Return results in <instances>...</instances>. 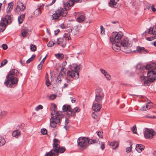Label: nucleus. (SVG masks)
Masks as SVG:
<instances>
[{
    "instance_id": "obj_35",
    "label": "nucleus",
    "mask_w": 156,
    "mask_h": 156,
    "mask_svg": "<svg viewBox=\"0 0 156 156\" xmlns=\"http://www.w3.org/2000/svg\"><path fill=\"white\" fill-rule=\"evenodd\" d=\"M89 144H91L94 143H98L99 142L98 139H96L94 140L89 139Z\"/></svg>"
},
{
    "instance_id": "obj_29",
    "label": "nucleus",
    "mask_w": 156,
    "mask_h": 156,
    "mask_svg": "<svg viewBox=\"0 0 156 156\" xmlns=\"http://www.w3.org/2000/svg\"><path fill=\"white\" fill-rule=\"evenodd\" d=\"M13 7V3L12 2H10L8 4V7L7 8L6 11L8 13L10 12L12 10Z\"/></svg>"
},
{
    "instance_id": "obj_10",
    "label": "nucleus",
    "mask_w": 156,
    "mask_h": 156,
    "mask_svg": "<svg viewBox=\"0 0 156 156\" xmlns=\"http://www.w3.org/2000/svg\"><path fill=\"white\" fill-rule=\"evenodd\" d=\"M96 95L95 100L96 101L99 102L101 101L103 97V94L101 89H97L96 90Z\"/></svg>"
},
{
    "instance_id": "obj_33",
    "label": "nucleus",
    "mask_w": 156,
    "mask_h": 156,
    "mask_svg": "<svg viewBox=\"0 0 156 156\" xmlns=\"http://www.w3.org/2000/svg\"><path fill=\"white\" fill-rule=\"evenodd\" d=\"M11 17L10 16H5V18H2V19L3 20H6L7 21V23L8 24L9 23H11V21H10Z\"/></svg>"
},
{
    "instance_id": "obj_64",
    "label": "nucleus",
    "mask_w": 156,
    "mask_h": 156,
    "mask_svg": "<svg viewBox=\"0 0 156 156\" xmlns=\"http://www.w3.org/2000/svg\"><path fill=\"white\" fill-rule=\"evenodd\" d=\"M152 29H153L154 31V33H156V23H155V25L153 27H152Z\"/></svg>"
},
{
    "instance_id": "obj_25",
    "label": "nucleus",
    "mask_w": 156,
    "mask_h": 156,
    "mask_svg": "<svg viewBox=\"0 0 156 156\" xmlns=\"http://www.w3.org/2000/svg\"><path fill=\"white\" fill-rule=\"evenodd\" d=\"M144 146L142 144H136V149L139 153L141 152L143 150H144Z\"/></svg>"
},
{
    "instance_id": "obj_48",
    "label": "nucleus",
    "mask_w": 156,
    "mask_h": 156,
    "mask_svg": "<svg viewBox=\"0 0 156 156\" xmlns=\"http://www.w3.org/2000/svg\"><path fill=\"white\" fill-rule=\"evenodd\" d=\"M55 44V43L52 41H50L47 44V46L48 47L52 46Z\"/></svg>"
},
{
    "instance_id": "obj_32",
    "label": "nucleus",
    "mask_w": 156,
    "mask_h": 156,
    "mask_svg": "<svg viewBox=\"0 0 156 156\" xmlns=\"http://www.w3.org/2000/svg\"><path fill=\"white\" fill-rule=\"evenodd\" d=\"M136 51L139 53H142L145 51V48L144 47H141L138 46L136 48Z\"/></svg>"
},
{
    "instance_id": "obj_7",
    "label": "nucleus",
    "mask_w": 156,
    "mask_h": 156,
    "mask_svg": "<svg viewBox=\"0 0 156 156\" xmlns=\"http://www.w3.org/2000/svg\"><path fill=\"white\" fill-rule=\"evenodd\" d=\"M74 70H69L67 71V75L71 78H73L75 77V78L77 79L79 77V73L77 71L79 68L76 65L74 66Z\"/></svg>"
},
{
    "instance_id": "obj_12",
    "label": "nucleus",
    "mask_w": 156,
    "mask_h": 156,
    "mask_svg": "<svg viewBox=\"0 0 156 156\" xmlns=\"http://www.w3.org/2000/svg\"><path fill=\"white\" fill-rule=\"evenodd\" d=\"M148 33L150 34H152L153 35L152 36L147 37V40L151 41L156 39V33H154V31L153 29H152L151 27L149 29Z\"/></svg>"
},
{
    "instance_id": "obj_61",
    "label": "nucleus",
    "mask_w": 156,
    "mask_h": 156,
    "mask_svg": "<svg viewBox=\"0 0 156 156\" xmlns=\"http://www.w3.org/2000/svg\"><path fill=\"white\" fill-rule=\"evenodd\" d=\"M147 118L156 119V116H150L147 114Z\"/></svg>"
},
{
    "instance_id": "obj_62",
    "label": "nucleus",
    "mask_w": 156,
    "mask_h": 156,
    "mask_svg": "<svg viewBox=\"0 0 156 156\" xmlns=\"http://www.w3.org/2000/svg\"><path fill=\"white\" fill-rule=\"evenodd\" d=\"M43 64H41V62L38 66V68L39 69H41L42 68Z\"/></svg>"
},
{
    "instance_id": "obj_49",
    "label": "nucleus",
    "mask_w": 156,
    "mask_h": 156,
    "mask_svg": "<svg viewBox=\"0 0 156 156\" xmlns=\"http://www.w3.org/2000/svg\"><path fill=\"white\" fill-rule=\"evenodd\" d=\"M140 78L141 81L144 80V83L145 85V83L146 82V79L145 78V77L144 76H140Z\"/></svg>"
},
{
    "instance_id": "obj_8",
    "label": "nucleus",
    "mask_w": 156,
    "mask_h": 156,
    "mask_svg": "<svg viewBox=\"0 0 156 156\" xmlns=\"http://www.w3.org/2000/svg\"><path fill=\"white\" fill-rule=\"evenodd\" d=\"M120 44L126 50H128L132 46V44L127 38H125L122 40Z\"/></svg>"
},
{
    "instance_id": "obj_27",
    "label": "nucleus",
    "mask_w": 156,
    "mask_h": 156,
    "mask_svg": "<svg viewBox=\"0 0 156 156\" xmlns=\"http://www.w3.org/2000/svg\"><path fill=\"white\" fill-rule=\"evenodd\" d=\"M154 107L153 103L147 98V109H150Z\"/></svg>"
},
{
    "instance_id": "obj_15",
    "label": "nucleus",
    "mask_w": 156,
    "mask_h": 156,
    "mask_svg": "<svg viewBox=\"0 0 156 156\" xmlns=\"http://www.w3.org/2000/svg\"><path fill=\"white\" fill-rule=\"evenodd\" d=\"M6 20H3L2 19L0 23V31H3L5 29L6 26L7 25Z\"/></svg>"
},
{
    "instance_id": "obj_57",
    "label": "nucleus",
    "mask_w": 156,
    "mask_h": 156,
    "mask_svg": "<svg viewBox=\"0 0 156 156\" xmlns=\"http://www.w3.org/2000/svg\"><path fill=\"white\" fill-rule=\"evenodd\" d=\"M140 110L141 111H145L146 110V105H144L142 107Z\"/></svg>"
},
{
    "instance_id": "obj_18",
    "label": "nucleus",
    "mask_w": 156,
    "mask_h": 156,
    "mask_svg": "<svg viewBox=\"0 0 156 156\" xmlns=\"http://www.w3.org/2000/svg\"><path fill=\"white\" fill-rule=\"evenodd\" d=\"M120 43H114L112 44V48L116 52L119 51L120 49Z\"/></svg>"
},
{
    "instance_id": "obj_31",
    "label": "nucleus",
    "mask_w": 156,
    "mask_h": 156,
    "mask_svg": "<svg viewBox=\"0 0 156 156\" xmlns=\"http://www.w3.org/2000/svg\"><path fill=\"white\" fill-rule=\"evenodd\" d=\"M20 131L18 130H16L14 131L12 133L13 136L15 137L16 138H18L20 135Z\"/></svg>"
},
{
    "instance_id": "obj_51",
    "label": "nucleus",
    "mask_w": 156,
    "mask_h": 156,
    "mask_svg": "<svg viewBox=\"0 0 156 156\" xmlns=\"http://www.w3.org/2000/svg\"><path fill=\"white\" fill-rule=\"evenodd\" d=\"M41 133L43 135H45L47 133V130L45 129H43L41 130Z\"/></svg>"
},
{
    "instance_id": "obj_26",
    "label": "nucleus",
    "mask_w": 156,
    "mask_h": 156,
    "mask_svg": "<svg viewBox=\"0 0 156 156\" xmlns=\"http://www.w3.org/2000/svg\"><path fill=\"white\" fill-rule=\"evenodd\" d=\"M118 3L115 0H110L109 3V5L111 7L115 8L117 6Z\"/></svg>"
},
{
    "instance_id": "obj_3",
    "label": "nucleus",
    "mask_w": 156,
    "mask_h": 156,
    "mask_svg": "<svg viewBox=\"0 0 156 156\" xmlns=\"http://www.w3.org/2000/svg\"><path fill=\"white\" fill-rule=\"evenodd\" d=\"M147 86H149V82H153L156 80V68L152 65V62L147 63Z\"/></svg>"
},
{
    "instance_id": "obj_5",
    "label": "nucleus",
    "mask_w": 156,
    "mask_h": 156,
    "mask_svg": "<svg viewBox=\"0 0 156 156\" xmlns=\"http://www.w3.org/2000/svg\"><path fill=\"white\" fill-rule=\"evenodd\" d=\"M122 35L121 33L114 32L112 33L110 37V41L113 43H119L120 41Z\"/></svg>"
},
{
    "instance_id": "obj_59",
    "label": "nucleus",
    "mask_w": 156,
    "mask_h": 156,
    "mask_svg": "<svg viewBox=\"0 0 156 156\" xmlns=\"http://www.w3.org/2000/svg\"><path fill=\"white\" fill-rule=\"evenodd\" d=\"M56 97V95L55 94H52L50 96V98L51 100H53Z\"/></svg>"
},
{
    "instance_id": "obj_39",
    "label": "nucleus",
    "mask_w": 156,
    "mask_h": 156,
    "mask_svg": "<svg viewBox=\"0 0 156 156\" xmlns=\"http://www.w3.org/2000/svg\"><path fill=\"white\" fill-rule=\"evenodd\" d=\"M41 12V10L40 8H38L36 9L34 12V14L36 16H37Z\"/></svg>"
},
{
    "instance_id": "obj_16",
    "label": "nucleus",
    "mask_w": 156,
    "mask_h": 156,
    "mask_svg": "<svg viewBox=\"0 0 156 156\" xmlns=\"http://www.w3.org/2000/svg\"><path fill=\"white\" fill-rule=\"evenodd\" d=\"M25 9V7L22 2H17V6L16 8L17 11H23Z\"/></svg>"
},
{
    "instance_id": "obj_1",
    "label": "nucleus",
    "mask_w": 156,
    "mask_h": 156,
    "mask_svg": "<svg viewBox=\"0 0 156 156\" xmlns=\"http://www.w3.org/2000/svg\"><path fill=\"white\" fill-rule=\"evenodd\" d=\"M51 110L52 112L51 114V117L50 119V125L52 128H55L57 124H59L61 121L62 119L64 117V115L61 112L57 110L56 105L53 104L51 105Z\"/></svg>"
},
{
    "instance_id": "obj_9",
    "label": "nucleus",
    "mask_w": 156,
    "mask_h": 156,
    "mask_svg": "<svg viewBox=\"0 0 156 156\" xmlns=\"http://www.w3.org/2000/svg\"><path fill=\"white\" fill-rule=\"evenodd\" d=\"M65 151V148H62L58 150L56 148L55 149L53 148V149H51L49 152L45 154V156H55L56 153H57L58 152H60L61 153H63Z\"/></svg>"
},
{
    "instance_id": "obj_20",
    "label": "nucleus",
    "mask_w": 156,
    "mask_h": 156,
    "mask_svg": "<svg viewBox=\"0 0 156 156\" xmlns=\"http://www.w3.org/2000/svg\"><path fill=\"white\" fill-rule=\"evenodd\" d=\"M80 111V109L76 107L73 109L71 108L70 113H68V115L70 116H74L75 115V113L76 112H79Z\"/></svg>"
},
{
    "instance_id": "obj_55",
    "label": "nucleus",
    "mask_w": 156,
    "mask_h": 156,
    "mask_svg": "<svg viewBox=\"0 0 156 156\" xmlns=\"http://www.w3.org/2000/svg\"><path fill=\"white\" fill-rule=\"evenodd\" d=\"M106 77V78L108 80H110L111 79V76L108 73H106V75H105Z\"/></svg>"
},
{
    "instance_id": "obj_40",
    "label": "nucleus",
    "mask_w": 156,
    "mask_h": 156,
    "mask_svg": "<svg viewBox=\"0 0 156 156\" xmlns=\"http://www.w3.org/2000/svg\"><path fill=\"white\" fill-rule=\"evenodd\" d=\"M27 32V30L26 29H23L21 31V34L23 37H25L26 36Z\"/></svg>"
},
{
    "instance_id": "obj_44",
    "label": "nucleus",
    "mask_w": 156,
    "mask_h": 156,
    "mask_svg": "<svg viewBox=\"0 0 156 156\" xmlns=\"http://www.w3.org/2000/svg\"><path fill=\"white\" fill-rule=\"evenodd\" d=\"M100 29L101 34H104L105 33V29L102 25L100 26Z\"/></svg>"
},
{
    "instance_id": "obj_41",
    "label": "nucleus",
    "mask_w": 156,
    "mask_h": 156,
    "mask_svg": "<svg viewBox=\"0 0 156 156\" xmlns=\"http://www.w3.org/2000/svg\"><path fill=\"white\" fill-rule=\"evenodd\" d=\"M131 130L133 133L135 134H137V130L136 125H134L133 126L131 129Z\"/></svg>"
},
{
    "instance_id": "obj_36",
    "label": "nucleus",
    "mask_w": 156,
    "mask_h": 156,
    "mask_svg": "<svg viewBox=\"0 0 156 156\" xmlns=\"http://www.w3.org/2000/svg\"><path fill=\"white\" fill-rule=\"evenodd\" d=\"M55 55L56 58L59 59H62L64 58V55L62 53L56 54Z\"/></svg>"
},
{
    "instance_id": "obj_45",
    "label": "nucleus",
    "mask_w": 156,
    "mask_h": 156,
    "mask_svg": "<svg viewBox=\"0 0 156 156\" xmlns=\"http://www.w3.org/2000/svg\"><path fill=\"white\" fill-rule=\"evenodd\" d=\"M7 114V112L5 111H3L1 112L0 113V118H1L3 116L6 115Z\"/></svg>"
},
{
    "instance_id": "obj_17",
    "label": "nucleus",
    "mask_w": 156,
    "mask_h": 156,
    "mask_svg": "<svg viewBox=\"0 0 156 156\" xmlns=\"http://www.w3.org/2000/svg\"><path fill=\"white\" fill-rule=\"evenodd\" d=\"M75 13L76 15H77V14H79L78 15L79 17L77 19V20L78 22L81 23L83 21L85 20V17L84 14L79 13L78 12H75Z\"/></svg>"
},
{
    "instance_id": "obj_38",
    "label": "nucleus",
    "mask_w": 156,
    "mask_h": 156,
    "mask_svg": "<svg viewBox=\"0 0 156 156\" xmlns=\"http://www.w3.org/2000/svg\"><path fill=\"white\" fill-rule=\"evenodd\" d=\"M70 34H69V32H68L67 33H65L64 34V38H66V39H65L66 41L67 40H68L70 39Z\"/></svg>"
},
{
    "instance_id": "obj_43",
    "label": "nucleus",
    "mask_w": 156,
    "mask_h": 156,
    "mask_svg": "<svg viewBox=\"0 0 156 156\" xmlns=\"http://www.w3.org/2000/svg\"><path fill=\"white\" fill-rule=\"evenodd\" d=\"M69 123V119L67 118H66L65 119V126H64V128L66 129L67 130L69 128L68 127H67L66 126Z\"/></svg>"
},
{
    "instance_id": "obj_46",
    "label": "nucleus",
    "mask_w": 156,
    "mask_h": 156,
    "mask_svg": "<svg viewBox=\"0 0 156 156\" xmlns=\"http://www.w3.org/2000/svg\"><path fill=\"white\" fill-rule=\"evenodd\" d=\"M30 49L31 51H34L36 50V47L35 45L34 44L30 45Z\"/></svg>"
},
{
    "instance_id": "obj_13",
    "label": "nucleus",
    "mask_w": 156,
    "mask_h": 156,
    "mask_svg": "<svg viewBox=\"0 0 156 156\" xmlns=\"http://www.w3.org/2000/svg\"><path fill=\"white\" fill-rule=\"evenodd\" d=\"M56 43L58 45L61 44L62 47H64L66 45V41L64 38H59L57 39Z\"/></svg>"
},
{
    "instance_id": "obj_52",
    "label": "nucleus",
    "mask_w": 156,
    "mask_h": 156,
    "mask_svg": "<svg viewBox=\"0 0 156 156\" xmlns=\"http://www.w3.org/2000/svg\"><path fill=\"white\" fill-rule=\"evenodd\" d=\"M43 108V106L41 105H39L35 108V110L38 111L40 109H42Z\"/></svg>"
},
{
    "instance_id": "obj_34",
    "label": "nucleus",
    "mask_w": 156,
    "mask_h": 156,
    "mask_svg": "<svg viewBox=\"0 0 156 156\" xmlns=\"http://www.w3.org/2000/svg\"><path fill=\"white\" fill-rule=\"evenodd\" d=\"M25 17V14H22L19 17L18 20L20 23H21L23 22Z\"/></svg>"
},
{
    "instance_id": "obj_14",
    "label": "nucleus",
    "mask_w": 156,
    "mask_h": 156,
    "mask_svg": "<svg viewBox=\"0 0 156 156\" xmlns=\"http://www.w3.org/2000/svg\"><path fill=\"white\" fill-rule=\"evenodd\" d=\"M136 68L139 70V72L144 73L145 72L144 70L146 69V66H143L142 64H138L136 66Z\"/></svg>"
},
{
    "instance_id": "obj_21",
    "label": "nucleus",
    "mask_w": 156,
    "mask_h": 156,
    "mask_svg": "<svg viewBox=\"0 0 156 156\" xmlns=\"http://www.w3.org/2000/svg\"><path fill=\"white\" fill-rule=\"evenodd\" d=\"M101 105L97 103H94L92 106L93 110L95 112L99 111L101 108Z\"/></svg>"
},
{
    "instance_id": "obj_58",
    "label": "nucleus",
    "mask_w": 156,
    "mask_h": 156,
    "mask_svg": "<svg viewBox=\"0 0 156 156\" xmlns=\"http://www.w3.org/2000/svg\"><path fill=\"white\" fill-rule=\"evenodd\" d=\"M2 47L4 50H6L8 48L7 46L5 44H3L2 45Z\"/></svg>"
},
{
    "instance_id": "obj_37",
    "label": "nucleus",
    "mask_w": 156,
    "mask_h": 156,
    "mask_svg": "<svg viewBox=\"0 0 156 156\" xmlns=\"http://www.w3.org/2000/svg\"><path fill=\"white\" fill-rule=\"evenodd\" d=\"M5 141L4 138L0 136V146H2L5 144Z\"/></svg>"
},
{
    "instance_id": "obj_6",
    "label": "nucleus",
    "mask_w": 156,
    "mask_h": 156,
    "mask_svg": "<svg viewBox=\"0 0 156 156\" xmlns=\"http://www.w3.org/2000/svg\"><path fill=\"white\" fill-rule=\"evenodd\" d=\"M78 145L81 147H85L89 144V138L85 137H80L77 140Z\"/></svg>"
},
{
    "instance_id": "obj_50",
    "label": "nucleus",
    "mask_w": 156,
    "mask_h": 156,
    "mask_svg": "<svg viewBox=\"0 0 156 156\" xmlns=\"http://www.w3.org/2000/svg\"><path fill=\"white\" fill-rule=\"evenodd\" d=\"M92 116L94 119H96L98 117V114L97 112H93L92 114Z\"/></svg>"
},
{
    "instance_id": "obj_11",
    "label": "nucleus",
    "mask_w": 156,
    "mask_h": 156,
    "mask_svg": "<svg viewBox=\"0 0 156 156\" xmlns=\"http://www.w3.org/2000/svg\"><path fill=\"white\" fill-rule=\"evenodd\" d=\"M156 134V132L152 129L147 128V139H151Z\"/></svg>"
},
{
    "instance_id": "obj_60",
    "label": "nucleus",
    "mask_w": 156,
    "mask_h": 156,
    "mask_svg": "<svg viewBox=\"0 0 156 156\" xmlns=\"http://www.w3.org/2000/svg\"><path fill=\"white\" fill-rule=\"evenodd\" d=\"M100 70L101 72L104 75H105V74L106 75V73H107V72L102 69H101Z\"/></svg>"
},
{
    "instance_id": "obj_23",
    "label": "nucleus",
    "mask_w": 156,
    "mask_h": 156,
    "mask_svg": "<svg viewBox=\"0 0 156 156\" xmlns=\"http://www.w3.org/2000/svg\"><path fill=\"white\" fill-rule=\"evenodd\" d=\"M64 7H69L72 6L74 4V2L73 0H69L68 2H64Z\"/></svg>"
},
{
    "instance_id": "obj_53",
    "label": "nucleus",
    "mask_w": 156,
    "mask_h": 156,
    "mask_svg": "<svg viewBox=\"0 0 156 156\" xmlns=\"http://www.w3.org/2000/svg\"><path fill=\"white\" fill-rule=\"evenodd\" d=\"M7 62V61L6 59H4L1 63V66H4L5 64H6Z\"/></svg>"
},
{
    "instance_id": "obj_30",
    "label": "nucleus",
    "mask_w": 156,
    "mask_h": 156,
    "mask_svg": "<svg viewBox=\"0 0 156 156\" xmlns=\"http://www.w3.org/2000/svg\"><path fill=\"white\" fill-rule=\"evenodd\" d=\"M64 75H65V74H62L61 73L59 75L56 80V82L57 83H61V80L63 79Z\"/></svg>"
},
{
    "instance_id": "obj_63",
    "label": "nucleus",
    "mask_w": 156,
    "mask_h": 156,
    "mask_svg": "<svg viewBox=\"0 0 156 156\" xmlns=\"http://www.w3.org/2000/svg\"><path fill=\"white\" fill-rule=\"evenodd\" d=\"M98 135L100 138H102V133L101 132H99L98 133Z\"/></svg>"
},
{
    "instance_id": "obj_2",
    "label": "nucleus",
    "mask_w": 156,
    "mask_h": 156,
    "mask_svg": "<svg viewBox=\"0 0 156 156\" xmlns=\"http://www.w3.org/2000/svg\"><path fill=\"white\" fill-rule=\"evenodd\" d=\"M18 73V72L16 69H13L11 70L9 73L6 77V80L4 84L7 87H12L15 86L17 84L18 80L14 76H16Z\"/></svg>"
},
{
    "instance_id": "obj_42",
    "label": "nucleus",
    "mask_w": 156,
    "mask_h": 156,
    "mask_svg": "<svg viewBox=\"0 0 156 156\" xmlns=\"http://www.w3.org/2000/svg\"><path fill=\"white\" fill-rule=\"evenodd\" d=\"M35 55H33L31 58H30L27 61V63L28 64L30 63L35 58Z\"/></svg>"
},
{
    "instance_id": "obj_19",
    "label": "nucleus",
    "mask_w": 156,
    "mask_h": 156,
    "mask_svg": "<svg viewBox=\"0 0 156 156\" xmlns=\"http://www.w3.org/2000/svg\"><path fill=\"white\" fill-rule=\"evenodd\" d=\"M54 141V143L53 144V148H54V149L56 148L58 150H59L60 149H62V148H65L64 147H60L59 146V145L57 143L58 142V140L56 139H55L53 140Z\"/></svg>"
},
{
    "instance_id": "obj_54",
    "label": "nucleus",
    "mask_w": 156,
    "mask_h": 156,
    "mask_svg": "<svg viewBox=\"0 0 156 156\" xmlns=\"http://www.w3.org/2000/svg\"><path fill=\"white\" fill-rule=\"evenodd\" d=\"M51 85V83L49 81L48 78L47 77V80H46V85L47 87H48Z\"/></svg>"
},
{
    "instance_id": "obj_22",
    "label": "nucleus",
    "mask_w": 156,
    "mask_h": 156,
    "mask_svg": "<svg viewBox=\"0 0 156 156\" xmlns=\"http://www.w3.org/2000/svg\"><path fill=\"white\" fill-rule=\"evenodd\" d=\"M66 31L69 33L72 32L73 34L74 35L77 34L79 32L78 28L77 27L73 28V30L70 28L68 29Z\"/></svg>"
},
{
    "instance_id": "obj_28",
    "label": "nucleus",
    "mask_w": 156,
    "mask_h": 156,
    "mask_svg": "<svg viewBox=\"0 0 156 156\" xmlns=\"http://www.w3.org/2000/svg\"><path fill=\"white\" fill-rule=\"evenodd\" d=\"M109 144L112 146V148L114 149L117 148L119 146L118 143L116 141L111 142L109 143Z\"/></svg>"
},
{
    "instance_id": "obj_24",
    "label": "nucleus",
    "mask_w": 156,
    "mask_h": 156,
    "mask_svg": "<svg viewBox=\"0 0 156 156\" xmlns=\"http://www.w3.org/2000/svg\"><path fill=\"white\" fill-rule=\"evenodd\" d=\"M62 109L64 112L68 111V113H69L70 111H71V108L70 105H65L63 106Z\"/></svg>"
},
{
    "instance_id": "obj_47",
    "label": "nucleus",
    "mask_w": 156,
    "mask_h": 156,
    "mask_svg": "<svg viewBox=\"0 0 156 156\" xmlns=\"http://www.w3.org/2000/svg\"><path fill=\"white\" fill-rule=\"evenodd\" d=\"M132 144H130V147H127L126 149V151L127 153L130 152L131 151Z\"/></svg>"
},
{
    "instance_id": "obj_4",
    "label": "nucleus",
    "mask_w": 156,
    "mask_h": 156,
    "mask_svg": "<svg viewBox=\"0 0 156 156\" xmlns=\"http://www.w3.org/2000/svg\"><path fill=\"white\" fill-rule=\"evenodd\" d=\"M67 13L66 10L62 8H60L55 12L54 14L52 15V17L53 19L55 20L59 19V18L61 16H66Z\"/></svg>"
},
{
    "instance_id": "obj_56",
    "label": "nucleus",
    "mask_w": 156,
    "mask_h": 156,
    "mask_svg": "<svg viewBox=\"0 0 156 156\" xmlns=\"http://www.w3.org/2000/svg\"><path fill=\"white\" fill-rule=\"evenodd\" d=\"M105 148V144L103 142H101V148L103 150Z\"/></svg>"
}]
</instances>
